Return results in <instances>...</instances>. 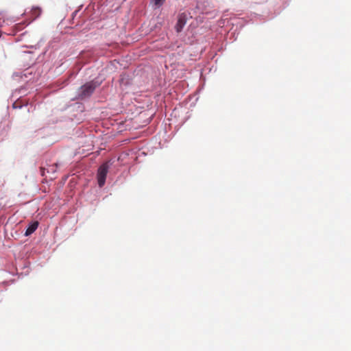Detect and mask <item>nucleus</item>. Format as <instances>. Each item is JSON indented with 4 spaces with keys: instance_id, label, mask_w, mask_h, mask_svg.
I'll use <instances>...</instances> for the list:
<instances>
[{
    "instance_id": "39448f33",
    "label": "nucleus",
    "mask_w": 351,
    "mask_h": 351,
    "mask_svg": "<svg viewBox=\"0 0 351 351\" xmlns=\"http://www.w3.org/2000/svg\"><path fill=\"white\" fill-rule=\"evenodd\" d=\"M42 13V9L40 7H33L31 10V16L33 19L38 18Z\"/></svg>"
},
{
    "instance_id": "f257e3e1",
    "label": "nucleus",
    "mask_w": 351,
    "mask_h": 351,
    "mask_svg": "<svg viewBox=\"0 0 351 351\" xmlns=\"http://www.w3.org/2000/svg\"><path fill=\"white\" fill-rule=\"evenodd\" d=\"M101 82L102 80L97 77L90 82L84 84L78 90V99H84L85 98L89 97L93 93L95 88L101 84Z\"/></svg>"
},
{
    "instance_id": "f03ea898",
    "label": "nucleus",
    "mask_w": 351,
    "mask_h": 351,
    "mask_svg": "<svg viewBox=\"0 0 351 351\" xmlns=\"http://www.w3.org/2000/svg\"><path fill=\"white\" fill-rule=\"evenodd\" d=\"M108 162H106L98 169L97 178L99 187H102L106 182V178L107 173L108 172Z\"/></svg>"
},
{
    "instance_id": "423d86ee",
    "label": "nucleus",
    "mask_w": 351,
    "mask_h": 351,
    "mask_svg": "<svg viewBox=\"0 0 351 351\" xmlns=\"http://www.w3.org/2000/svg\"><path fill=\"white\" fill-rule=\"evenodd\" d=\"M166 0H150L155 8H158L163 5Z\"/></svg>"
},
{
    "instance_id": "20e7f679",
    "label": "nucleus",
    "mask_w": 351,
    "mask_h": 351,
    "mask_svg": "<svg viewBox=\"0 0 351 351\" xmlns=\"http://www.w3.org/2000/svg\"><path fill=\"white\" fill-rule=\"evenodd\" d=\"M38 224L39 223L38 221H34L33 223H32L27 228L25 235L29 236L32 234L37 229Z\"/></svg>"
},
{
    "instance_id": "7ed1b4c3",
    "label": "nucleus",
    "mask_w": 351,
    "mask_h": 351,
    "mask_svg": "<svg viewBox=\"0 0 351 351\" xmlns=\"http://www.w3.org/2000/svg\"><path fill=\"white\" fill-rule=\"evenodd\" d=\"M187 20L186 14L184 13L180 14L178 16V21L176 25V29L177 32H180L186 25Z\"/></svg>"
}]
</instances>
